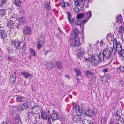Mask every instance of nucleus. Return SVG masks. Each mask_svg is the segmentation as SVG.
Returning <instances> with one entry per match:
<instances>
[{
    "label": "nucleus",
    "instance_id": "f257e3e1",
    "mask_svg": "<svg viewBox=\"0 0 124 124\" xmlns=\"http://www.w3.org/2000/svg\"><path fill=\"white\" fill-rule=\"evenodd\" d=\"M111 54L110 50L106 48L103 51V53L100 52L99 55H95V58L98 59L99 62H101L103 61L108 63L109 61L110 57Z\"/></svg>",
    "mask_w": 124,
    "mask_h": 124
},
{
    "label": "nucleus",
    "instance_id": "f03ea898",
    "mask_svg": "<svg viewBox=\"0 0 124 124\" xmlns=\"http://www.w3.org/2000/svg\"><path fill=\"white\" fill-rule=\"evenodd\" d=\"M71 41L72 42L71 43V46L72 47L76 48L80 46V42H84V39L83 37L79 38H73Z\"/></svg>",
    "mask_w": 124,
    "mask_h": 124
},
{
    "label": "nucleus",
    "instance_id": "7ed1b4c3",
    "mask_svg": "<svg viewBox=\"0 0 124 124\" xmlns=\"http://www.w3.org/2000/svg\"><path fill=\"white\" fill-rule=\"evenodd\" d=\"M23 103L21 104L20 106L18 107L17 109L19 110H23L29 108L31 106V102L25 100Z\"/></svg>",
    "mask_w": 124,
    "mask_h": 124
},
{
    "label": "nucleus",
    "instance_id": "20e7f679",
    "mask_svg": "<svg viewBox=\"0 0 124 124\" xmlns=\"http://www.w3.org/2000/svg\"><path fill=\"white\" fill-rule=\"evenodd\" d=\"M95 55H96V54H94L93 56H91L89 58H85V61H88L89 62H90L92 64L95 65H96L99 62L98 59L95 57Z\"/></svg>",
    "mask_w": 124,
    "mask_h": 124
},
{
    "label": "nucleus",
    "instance_id": "39448f33",
    "mask_svg": "<svg viewBox=\"0 0 124 124\" xmlns=\"http://www.w3.org/2000/svg\"><path fill=\"white\" fill-rule=\"evenodd\" d=\"M52 113L51 115V118L53 121L59 120V117L57 112L55 110L52 111Z\"/></svg>",
    "mask_w": 124,
    "mask_h": 124
},
{
    "label": "nucleus",
    "instance_id": "423d86ee",
    "mask_svg": "<svg viewBox=\"0 0 124 124\" xmlns=\"http://www.w3.org/2000/svg\"><path fill=\"white\" fill-rule=\"evenodd\" d=\"M75 5L76 6H79L81 8H83L85 4L84 0H74Z\"/></svg>",
    "mask_w": 124,
    "mask_h": 124
},
{
    "label": "nucleus",
    "instance_id": "0eeeda50",
    "mask_svg": "<svg viewBox=\"0 0 124 124\" xmlns=\"http://www.w3.org/2000/svg\"><path fill=\"white\" fill-rule=\"evenodd\" d=\"M73 107H74V109L78 115H82L83 114V112L82 109H81L79 105H76L73 106Z\"/></svg>",
    "mask_w": 124,
    "mask_h": 124
},
{
    "label": "nucleus",
    "instance_id": "6e6552de",
    "mask_svg": "<svg viewBox=\"0 0 124 124\" xmlns=\"http://www.w3.org/2000/svg\"><path fill=\"white\" fill-rule=\"evenodd\" d=\"M31 110L33 113L37 114L39 113V111H40V109L38 105H34L31 109Z\"/></svg>",
    "mask_w": 124,
    "mask_h": 124
},
{
    "label": "nucleus",
    "instance_id": "1a4fd4ad",
    "mask_svg": "<svg viewBox=\"0 0 124 124\" xmlns=\"http://www.w3.org/2000/svg\"><path fill=\"white\" fill-rule=\"evenodd\" d=\"M16 96L17 101L22 103L24 102L25 101L26 98L24 97L18 95H16Z\"/></svg>",
    "mask_w": 124,
    "mask_h": 124
},
{
    "label": "nucleus",
    "instance_id": "9d476101",
    "mask_svg": "<svg viewBox=\"0 0 124 124\" xmlns=\"http://www.w3.org/2000/svg\"><path fill=\"white\" fill-rule=\"evenodd\" d=\"M31 28L28 26H24V27L23 33L27 35H29L31 34Z\"/></svg>",
    "mask_w": 124,
    "mask_h": 124
},
{
    "label": "nucleus",
    "instance_id": "9b49d317",
    "mask_svg": "<svg viewBox=\"0 0 124 124\" xmlns=\"http://www.w3.org/2000/svg\"><path fill=\"white\" fill-rule=\"evenodd\" d=\"M37 48L38 50H39L44 44V42L43 40L40 39H38L37 40Z\"/></svg>",
    "mask_w": 124,
    "mask_h": 124
},
{
    "label": "nucleus",
    "instance_id": "f8f14e48",
    "mask_svg": "<svg viewBox=\"0 0 124 124\" xmlns=\"http://www.w3.org/2000/svg\"><path fill=\"white\" fill-rule=\"evenodd\" d=\"M12 45L15 48H17L20 45V42L18 40H15L11 41Z\"/></svg>",
    "mask_w": 124,
    "mask_h": 124
},
{
    "label": "nucleus",
    "instance_id": "ddd939ff",
    "mask_svg": "<svg viewBox=\"0 0 124 124\" xmlns=\"http://www.w3.org/2000/svg\"><path fill=\"white\" fill-rule=\"evenodd\" d=\"M0 36L4 41L7 39V36L6 33L4 30L0 31Z\"/></svg>",
    "mask_w": 124,
    "mask_h": 124
},
{
    "label": "nucleus",
    "instance_id": "4468645a",
    "mask_svg": "<svg viewBox=\"0 0 124 124\" xmlns=\"http://www.w3.org/2000/svg\"><path fill=\"white\" fill-rule=\"evenodd\" d=\"M67 13L68 14V19L69 23L72 24L74 23L75 20L74 18H72L71 16V15L70 12L67 11Z\"/></svg>",
    "mask_w": 124,
    "mask_h": 124
},
{
    "label": "nucleus",
    "instance_id": "2eb2a0df",
    "mask_svg": "<svg viewBox=\"0 0 124 124\" xmlns=\"http://www.w3.org/2000/svg\"><path fill=\"white\" fill-rule=\"evenodd\" d=\"M82 119L81 117L79 115L76 116L73 118V121L75 123H78L81 121Z\"/></svg>",
    "mask_w": 124,
    "mask_h": 124
},
{
    "label": "nucleus",
    "instance_id": "dca6fc26",
    "mask_svg": "<svg viewBox=\"0 0 124 124\" xmlns=\"http://www.w3.org/2000/svg\"><path fill=\"white\" fill-rule=\"evenodd\" d=\"M75 23L76 24L80 25L81 24H85V23L84 19H78L75 20Z\"/></svg>",
    "mask_w": 124,
    "mask_h": 124
},
{
    "label": "nucleus",
    "instance_id": "f3484780",
    "mask_svg": "<svg viewBox=\"0 0 124 124\" xmlns=\"http://www.w3.org/2000/svg\"><path fill=\"white\" fill-rule=\"evenodd\" d=\"M73 35H72L73 38H79L78 36V31L77 28H74L73 29Z\"/></svg>",
    "mask_w": 124,
    "mask_h": 124
},
{
    "label": "nucleus",
    "instance_id": "a211bd4d",
    "mask_svg": "<svg viewBox=\"0 0 124 124\" xmlns=\"http://www.w3.org/2000/svg\"><path fill=\"white\" fill-rule=\"evenodd\" d=\"M91 11H89L87 12L85 16V18L84 20L85 23L87 22L88 19L91 17Z\"/></svg>",
    "mask_w": 124,
    "mask_h": 124
},
{
    "label": "nucleus",
    "instance_id": "6ab92c4d",
    "mask_svg": "<svg viewBox=\"0 0 124 124\" xmlns=\"http://www.w3.org/2000/svg\"><path fill=\"white\" fill-rule=\"evenodd\" d=\"M94 112L93 110H88L85 112V115L89 117H91L94 115Z\"/></svg>",
    "mask_w": 124,
    "mask_h": 124
},
{
    "label": "nucleus",
    "instance_id": "aec40b11",
    "mask_svg": "<svg viewBox=\"0 0 124 124\" xmlns=\"http://www.w3.org/2000/svg\"><path fill=\"white\" fill-rule=\"evenodd\" d=\"M44 8L46 9L47 11H49L51 10V8L50 7V3L48 2H46L44 3Z\"/></svg>",
    "mask_w": 124,
    "mask_h": 124
},
{
    "label": "nucleus",
    "instance_id": "412c9836",
    "mask_svg": "<svg viewBox=\"0 0 124 124\" xmlns=\"http://www.w3.org/2000/svg\"><path fill=\"white\" fill-rule=\"evenodd\" d=\"M7 24V26L10 29L13 28L15 25V23L14 22L11 20L9 21H8Z\"/></svg>",
    "mask_w": 124,
    "mask_h": 124
},
{
    "label": "nucleus",
    "instance_id": "4be33fe9",
    "mask_svg": "<svg viewBox=\"0 0 124 124\" xmlns=\"http://www.w3.org/2000/svg\"><path fill=\"white\" fill-rule=\"evenodd\" d=\"M57 68L61 69L62 67V62L60 61H56L55 62V64Z\"/></svg>",
    "mask_w": 124,
    "mask_h": 124
},
{
    "label": "nucleus",
    "instance_id": "5701e85b",
    "mask_svg": "<svg viewBox=\"0 0 124 124\" xmlns=\"http://www.w3.org/2000/svg\"><path fill=\"white\" fill-rule=\"evenodd\" d=\"M54 65L52 62L48 63L46 65L47 68L48 70H51L52 68H54Z\"/></svg>",
    "mask_w": 124,
    "mask_h": 124
},
{
    "label": "nucleus",
    "instance_id": "b1692460",
    "mask_svg": "<svg viewBox=\"0 0 124 124\" xmlns=\"http://www.w3.org/2000/svg\"><path fill=\"white\" fill-rule=\"evenodd\" d=\"M116 22L118 23H122L123 21L120 15H119L116 17Z\"/></svg>",
    "mask_w": 124,
    "mask_h": 124
},
{
    "label": "nucleus",
    "instance_id": "393cba45",
    "mask_svg": "<svg viewBox=\"0 0 124 124\" xmlns=\"http://www.w3.org/2000/svg\"><path fill=\"white\" fill-rule=\"evenodd\" d=\"M16 76L13 75V76H11L10 78V82L12 84L14 83L16 80Z\"/></svg>",
    "mask_w": 124,
    "mask_h": 124
},
{
    "label": "nucleus",
    "instance_id": "a878e982",
    "mask_svg": "<svg viewBox=\"0 0 124 124\" xmlns=\"http://www.w3.org/2000/svg\"><path fill=\"white\" fill-rule=\"evenodd\" d=\"M74 71L76 73V76H81V73L80 70L77 68H75L74 70Z\"/></svg>",
    "mask_w": 124,
    "mask_h": 124
},
{
    "label": "nucleus",
    "instance_id": "bb28decb",
    "mask_svg": "<svg viewBox=\"0 0 124 124\" xmlns=\"http://www.w3.org/2000/svg\"><path fill=\"white\" fill-rule=\"evenodd\" d=\"M6 10L1 9H0V17H3L6 14Z\"/></svg>",
    "mask_w": 124,
    "mask_h": 124
},
{
    "label": "nucleus",
    "instance_id": "cd10ccee",
    "mask_svg": "<svg viewBox=\"0 0 124 124\" xmlns=\"http://www.w3.org/2000/svg\"><path fill=\"white\" fill-rule=\"evenodd\" d=\"M118 33L121 35H122L124 33V29L122 26H120L119 27Z\"/></svg>",
    "mask_w": 124,
    "mask_h": 124
},
{
    "label": "nucleus",
    "instance_id": "c85d7f7f",
    "mask_svg": "<svg viewBox=\"0 0 124 124\" xmlns=\"http://www.w3.org/2000/svg\"><path fill=\"white\" fill-rule=\"evenodd\" d=\"M118 51L119 55L124 58V50H122V49L119 50L118 49Z\"/></svg>",
    "mask_w": 124,
    "mask_h": 124
},
{
    "label": "nucleus",
    "instance_id": "c756f323",
    "mask_svg": "<svg viewBox=\"0 0 124 124\" xmlns=\"http://www.w3.org/2000/svg\"><path fill=\"white\" fill-rule=\"evenodd\" d=\"M118 50H116V48H115L114 47V46L113 45V47L112 48H111V50H110L111 54H115L116 51H118Z\"/></svg>",
    "mask_w": 124,
    "mask_h": 124
},
{
    "label": "nucleus",
    "instance_id": "7c9ffc66",
    "mask_svg": "<svg viewBox=\"0 0 124 124\" xmlns=\"http://www.w3.org/2000/svg\"><path fill=\"white\" fill-rule=\"evenodd\" d=\"M14 3L16 6L20 8L21 6V2L20 1L18 0H15Z\"/></svg>",
    "mask_w": 124,
    "mask_h": 124
},
{
    "label": "nucleus",
    "instance_id": "2f4dec72",
    "mask_svg": "<svg viewBox=\"0 0 124 124\" xmlns=\"http://www.w3.org/2000/svg\"><path fill=\"white\" fill-rule=\"evenodd\" d=\"M21 73L26 78H27L29 76H30V74L28 72H21Z\"/></svg>",
    "mask_w": 124,
    "mask_h": 124
},
{
    "label": "nucleus",
    "instance_id": "473e14b6",
    "mask_svg": "<svg viewBox=\"0 0 124 124\" xmlns=\"http://www.w3.org/2000/svg\"><path fill=\"white\" fill-rule=\"evenodd\" d=\"M83 54L80 52H78L76 55L77 58L81 59L83 58Z\"/></svg>",
    "mask_w": 124,
    "mask_h": 124
},
{
    "label": "nucleus",
    "instance_id": "72a5a7b5",
    "mask_svg": "<svg viewBox=\"0 0 124 124\" xmlns=\"http://www.w3.org/2000/svg\"><path fill=\"white\" fill-rule=\"evenodd\" d=\"M19 23H21L22 25L26 23V21L24 18L23 17H21L19 19Z\"/></svg>",
    "mask_w": 124,
    "mask_h": 124
},
{
    "label": "nucleus",
    "instance_id": "f704fd0d",
    "mask_svg": "<svg viewBox=\"0 0 124 124\" xmlns=\"http://www.w3.org/2000/svg\"><path fill=\"white\" fill-rule=\"evenodd\" d=\"M41 117L44 119H47V115L45 112H42L41 114Z\"/></svg>",
    "mask_w": 124,
    "mask_h": 124
},
{
    "label": "nucleus",
    "instance_id": "c9c22d12",
    "mask_svg": "<svg viewBox=\"0 0 124 124\" xmlns=\"http://www.w3.org/2000/svg\"><path fill=\"white\" fill-rule=\"evenodd\" d=\"M116 50L119 49V50L122 49L121 45L120 42H118L116 43Z\"/></svg>",
    "mask_w": 124,
    "mask_h": 124
},
{
    "label": "nucleus",
    "instance_id": "e433bc0d",
    "mask_svg": "<svg viewBox=\"0 0 124 124\" xmlns=\"http://www.w3.org/2000/svg\"><path fill=\"white\" fill-rule=\"evenodd\" d=\"M90 76H91V77H90L91 81L93 82L96 79V77L95 75L93 72Z\"/></svg>",
    "mask_w": 124,
    "mask_h": 124
},
{
    "label": "nucleus",
    "instance_id": "4c0bfd02",
    "mask_svg": "<svg viewBox=\"0 0 124 124\" xmlns=\"http://www.w3.org/2000/svg\"><path fill=\"white\" fill-rule=\"evenodd\" d=\"M106 120L105 117L104 116L101 119V124H106Z\"/></svg>",
    "mask_w": 124,
    "mask_h": 124
},
{
    "label": "nucleus",
    "instance_id": "58836bf2",
    "mask_svg": "<svg viewBox=\"0 0 124 124\" xmlns=\"http://www.w3.org/2000/svg\"><path fill=\"white\" fill-rule=\"evenodd\" d=\"M84 14L83 13L79 14H78L77 16V18L78 19H82L84 16Z\"/></svg>",
    "mask_w": 124,
    "mask_h": 124
},
{
    "label": "nucleus",
    "instance_id": "ea45409f",
    "mask_svg": "<svg viewBox=\"0 0 124 124\" xmlns=\"http://www.w3.org/2000/svg\"><path fill=\"white\" fill-rule=\"evenodd\" d=\"M106 77H103L101 79V81L102 82H101L102 84H104L106 83V81H107V80H106Z\"/></svg>",
    "mask_w": 124,
    "mask_h": 124
},
{
    "label": "nucleus",
    "instance_id": "a19ab883",
    "mask_svg": "<svg viewBox=\"0 0 124 124\" xmlns=\"http://www.w3.org/2000/svg\"><path fill=\"white\" fill-rule=\"evenodd\" d=\"M28 117L30 119H31L33 117H34L33 114L30 112L28 113Z\"/></svg>",
    "mask_w": 124,
    "mask_h": 124
},
{
    "label": "nucleus",
    "instance_id": "79ce46f5",
    "mask_svg": "<svg viewBox=\"0 0 124 124\" xmlns=\"http://www.w3.org/2000/svg\"><path fill=\"white\" fill-rule=\"evenodd\" d=\"M30 51L31 54H32L33 56L35 55V52L33 50V49H30Z\"/></svg>",
    "mask_w": 124,
    "mask_h": 124
},
{
    "label": "nucleus",
    "instance_id": "37998d69",
    "mask_svg": "<svg viewBox=\"0 0 124 124\" xmlns=\"http://www.w3.org/2000/svg\"><path fill=\"white\" fill-rule=\"evenodd\" d=\"M73 10L74 12H79V9L78 7L76 6L74 8H73Z\"/></svg>",
    "mask_w": 124,
    "mask_h": 124
},
{
    "label": "nucleus",
    "instance_id": "c03bdc74",
    "mask_svg": "<svg viewBox=\"0 0 124 124\" xmlns=\"http://www.w3.org/2000/svg\"><path fill=\"white\" fill-rule=\"evenodd\" d=\"M92 73V72L88 70L85 71V74L86 75H90Z\"/></svg>",
    "mask_w": 124,
    "mask_h": 124
},
{
    "label": "nucleus",
    "instance_id": "a18cd8bd",
    "mask_svg": "<svg viewBox=\"0 0 124 124\" xmlns=\"http://www.w3.org/2000/svg\"><path fill=\"white\" fill-rule=\"evenodd\" d=\"M14 121L15 122V123L16 124H20L21 123V121L20 119L14 120Z\"/></svg>",
    "mask_w": 124,
    "mask_h": 124
},
{
    "label": "nucleus",
    "instance_id": "49530a36",
    "mask_svg": "<svg viewBox=\"0 0 124 124\" xmlns=\"http://www.w3.org/2000/svg\"><path fill=\"white\" fill-rule=\"evenodd\" d=\"M79 52H80L83 54L85 53V50L84 48L82 47H81L80 48V51Z\"/></svg>",
    "mask_w": 124,
    "mask_h": 124
},
{
    "label": "nucleus",
    "instance_id": "de8ad7c7",
    "mask_svg": "<svg viewBox=\"0 0 124 124\" xmlns=\"http://www.w3.org/2000/svg\"><path fill=\"white\" fill-rule=\"evenodd\" d=\"M20 118L19 116V115L18 114H16V116H15L14 118V120H16L18 119H20Z\"/></svg>",
    "mask_w": 124,
    "mask_h": 124
},
{
    "label": "nucleus",
    "instance_id": "09e8293b",
    "mask_svg": "<svg viewBox=\"0 0 124 124\" xmlns=\"http://www.w3.org/2000/svg\"><path fill=\"white\" fill-rule=\"evenodd\" d=\"M119 69L121 72H122L124 71V67L122 66H120Z\"/></svg>",
    "mask_w": 124,
    "mask_h": 124
},
{
    "label": "nucleus",
    "instance_id": "8fccbe9b",
    "mask_svg": "<svg viewBox=\"0 0 124 124\" xmlns=\"http://www.w3.org/2000/svg\"><path fill=\"white\" fill-rule=\"evenodd\" d=\"M5 2L4 0H0V6H2Z\"/></svg>",
    "mask_w": 124,
    "mask_h": 124
},
{
    "label": "nucleus",
    "instance_id": "3c124183",
    "mask_svg": "<svg viewBox=\"0 0 124 124\" xmlns=\"http://www.w3.org/2000/svg\"><path fill=\"white\" fill-rule=\"evenodd\" d=\"M119 121L122 124H124V116L121 117V119Z\"/></svg>",
    "mask_w": 124,
    "mask_h": 124
},
{
    "label": "nucleus",
    "instance_id": "603ef678",
    "mask_svg": "<svg viewBox=\"0 0 124 124\" xmlns=\"http://www.w3.org/2000/svg\"><path fill=\"white\" fill-rule=\"evenodd\" d=\"M111 76L110 74H107L106 75V78L107 79H109L111 77Z\"/></svg>",
    "mask_w": 124,
    "mask_h": 124
},
{
    "label": "nucleus",
    "instance_id": "864d4df0",
    "mask_svg": "<svg viewBox=\"0 0 124 124\" xmlns=\"http://www.w3.org/2000/svg\"><path fill=\"white\" fill-rule=\"evenodd\" d=\"M16 27L18 29H20L21 28V26L20 25L19 23L18 24H16Z\"/></svg>",
    "mask_w": 124,
    "mask_h": 124
},
{
    "label": "nucleus",
    "instance_id": "5fc2aeb1",
    "mask_svg": "<svg viewBox=\"0 0 124 124\" xmlns=\"http://www.w3.org/2000/svg\"><path fill=\"white\" fill-rule=\"evenodd\" d=\"M87 120L86 119H83L82 121V123L83 124H87Z\"/></svg>",
    "mask_w": 124,
    "mask_h": 124
},
{
    "label": "nucleus",
    "instance_id": "6e6d98bb",
    "mask_svg": "<svg viewBox=\"0 0 124 124\" xmlns=\"http://www.w3.org/2000/svg\"><path fill=\"white\" fill-rule=\"evenodd\" d=\"M108 71V69L107 68H105L103 69V72L104 73L107 72Z\"/></svg>",
    "mask_w": 124,
    "mask_h": 124
},
{
    "label": "nucleus",
    "instance_id": "4d7b16f0",
    "mask_svg": "<svg viewBox=\"0 0 124 124\" xmlns=\"http://www.w3.org/2000/svg\"><path fill=\"white\" fill-rule=\"evenodd\" d=\"M87 124H93V122L91 120H87Z\"/></svg>",
    "mask_w": 124,
    "mask_h": 124
},
{
    "label": "nucleus",
    "instance_id": "13d9d810",
    "mask_svg": "<svg viewBox=\"0 0 124 124\" xmlns=\"http://www.w3.org/2000/svg\"><path fill=\"white\" fill-rule=\"evenodd\" d=\"M8 59L9 61H11L13 60V57L10 56H9L8 57Z\"/></svg>",
    "mask_w": 124,
    "mask_h": 124
},
{
    "label": "nucleus",
    "instance_id": "bf43d9fd",
    "mask_svg": "<svg viewBox=\"0 0 124 124\" xmlns=\"http://www.w3.org/2000/svg\"><path fill=\"white\" fill-rule=\"evenodd\" d=\"M8 11L9 13V16H11L12 10H11L9 9L8 10Z\"/></svg>",
    "mask_w": 124,
    "mask_h": 124
},
{
    "label": "nucleus",
    "instance_id": "052dcab7",
    "mask_svg": "<svg viewBox=\"0 0 124 124\" xmlns=\"http://www.w3.org/2000/svg\"><path fill=\"white\" fill-rule=\"evenodd\" d=\"M65 6L66 7H69V4L67 2H64Z\"/></svg>",
    "mask_w": 124,
    "mask_h": 124
},
{
    "label": "nucleus",
    "instance_id": "680f3d73",
    "mask_svg": "<svg viewBox=\"0 0 124 124\" xmlns=\"http://www.w3.org/2000/svg\"><path fill=\"white\" fill-rule=\"evenodd\" d=\"M109 124H114V122L112 121H110ZM115 124H119L118 123H116Z\"/></svg>",
    "mask_w": 124,
    "mask_h": 124
},
{
    "label": "nucleus",
    "instance_id": "e2e57ef3",
    "mask_svg": "<svg viewBox=\"0 0 124 124\" xmlns=\"http://www.w3.org/2000/svg\"><path fill=\"white\" fill-rule=\"evenodd\" d=\"M117 40L116 38H115L113 39V43H115L117 42Z\"/></svg>",
    "mask_w": 124,
    "mask_h": 124
},
{
    "label": "nucleus",
    "instance_id": "0e129e2a",
    "mask_svg": "<svg viewBox=\"0 0 124 124\" xmlns=\"http://www.w3.org/2000/svg\"><path fill=\"white\" fill-rule=\"evenodd\" d=\"M48 122L49 123L51 122V119L50 117H49L48 116Z\"/></svg>",
    "mask_w": 124,
    "mask_h": 124
},
{
    "label": "nucleus",
    "instance_id": "69168bd1",
    "mask_svg": "<svg viewBox=\"0 0 124 124\" xmlns=\"http://www.w3.org/2000/svg\"><path fill=\"white\" fill-rule=\"evenodd\" d=\"M61 6L63 7H65L64 2L62 4Z\"/></svg>",
    "mask_w": 124,
    "mask_h": 124
},
{
    "label": "nucleus",
    "instance_id": "338daca9",
    "mask_svg": "<svg viewBox=\"0 0 124 124\" xmlns=\"http://www.w3.org/2000/svg\"><path fill=\"white\" fill-rule=\"evenodd\" d=\"M80 25V27L81 28L82 30H83V29H84V27L82 25H81V24Z\"/></svg>",
    "mask_w": 124,
    "mask_h": 124
},
{
    "label": "nucleus",
    "instance_id": "774afa93",
    "mask_svg": "<svg viewBox=\"0 0 124 124\" xmlns=\"http://www.w3.org/2000/svg\"><path fill=\"white\" fill-rule=\"evenodd\" d=\"M7 122H6L3 121L1 124H7Z\"/></svg>",
    "mask_w": 124,
    "mask_h": 124
}]
</instances>
